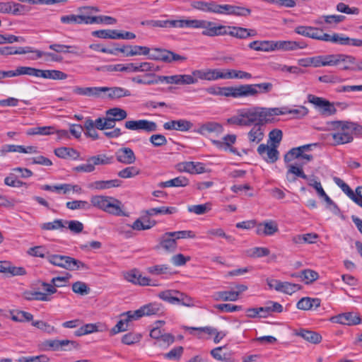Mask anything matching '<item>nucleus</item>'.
Listing matches in <instances>:
<instances>
[{
  "label": "nucleus",
  "instance_id": "f257e3e1",
  "mask_svg": "<svg viewBox=\"0 0 362 362\" xmlns=\"http://www.w3.org/2000/svg\"><path fill=\"white\" fill-rule=\"evenodd\" d=\"M276 110H271L269 107L252 106L237 110L235 115L227 119V123L230 125L239 127H250L257 122L271 123L274 121L272 112L275 114Z\"/></svg>",
  "mask_w": 362,
  "mask_h": 362
},
{
  "label": "nucleus",
  "instance_id": "f03ea898",
  "mask_svg": "<svg viewBox=\"0 0 362 362\" xmlns=\"http://www.w3.org/2000/svg\"><path fill=\"white\" fill-rule=\"evenodd\" d=\"M228 35L238 39H246L255 37L257 32L253 29H247L238 26H226L214 22L210 37Z\"/></svg>",
  "mask_w": 362,
  "mask_h": 362
},
{
  "label": "nucleus",
  "instance_id": "7ed1b4c3",
  "mask_svg": "<svg viewBox=\"0 0 362 362\" xmlns=\"http://www.w3.org/2000/svg\"><path fill=\"white\" fill-rule=\"evenodd\" d=\"M347 121H333L329 124V129L333 131L327 136L333 145H341L350 143L353 140Z\"/></svg>",
  "mask_w": 362,
  "mask_h": 362
},
{
  "label": "nucleus",
  "instance_id": "20e7f679",
  "mask_svg": "<svg viewBox=\"0 0 362 362\" xmlns=\"http://www.w3.org/2000/svg\"><path fill=\"white\" fill-rule=\"evenodd\" d=\"M90 206H93L108 214L115 216H125L122 209V203L111 197L95 195L90 198Z\"/></svg>",
  "mask_w": 362,
  "mask_h": 362
},
{
  "label": "nucleus",
  "instance_id": "39448f33",
  "mask_svg": "<svg viewBox=\"0 0 362 362\" xmlns=\"http://www.w3.org/2000/svg\"><path fill=\"white\" fill-rule=\"evenodd\" d=\"M47 259L50 264L67 270L86 268V266L83 262L69 256L48 255Z\"/></svg>",
  "mask_w": 362,
  "mask_h": 362
},
{
  "label": "nucleus",
  "instance_id": "423d86ee",
  "mask_svg": "<svg viewBox=\"0 0 362 362\" xmlns=\"http://www.w3.org/2000/svg\"><path fill=\"white\" fill-rule=\"evenodd\" d=\"M77 348V342L69 339H47L40 344V349L45 351H70Z\"/></svg>",
  "mask_w": 362,
  "mask_h": 362
},
{
  "label": "nucleus",
  "instance_id": "0eeeda50",
  "mask_svg": "<svg viewBox=\"0 0 362 362\" xmlns=\"http://www.w3.org/2000/svg\"><path fill=\"white\" fill-rule=\"evenodd\" d=\"M148 58L151 60L161 61L165 63H173L175 62H184L187 59L185 56L176 54L170 50L153 48L150 49L149 54H147Z\"/></svg>",
  "mask_w": 362,
  "mask_h": 362
},
{
  "label": "nucleus",
  "instance_id": "6e6552de",
  "mask_svg": "<svg viewBox=\"0 0 362 362\" xmlns=\"http://www.w3.org/2000/svg\"><path fill=\"white\" fill-rule=\"evenodd\" d=\"M214 21L203 19H180L178 28L202 29L204 36H211Z\"/></svg>",
  "mask_w": 362,
  "mask_h": 362
},
{
  "label": "nucleus",
  "instance_id": "1a4fd4ad",
  "mask_svg": "<svg viewBox=\"0 0 362 362\" xmlns=\"http://www.w3.org/2000/svg\"><path fill=\"white\" fill-rule=\"evenodd\" d=\"M316 144H307L296 148H291L284 156L285 162H290L295 158L303 160V164L313 160V156L307 152L311 149L312 146H316Z\"/></svg>",
  "mask_w": 362,
  "mask_h": 362
},
{
  "label": "nucleus",
  "instance_id": "9d476101",
  "mask_svg": "<svg viewBox=\"0 0 362 362\" xmlns=\"http://www.w3.org/2000/svg\"><path fill=\"white\" fill-rule=\"evenodd\" d=\"M126 129L132 131H145L146 132H153L157 130L158 126L156 122L147 119L129 120L125 122Z\"/></svg>",
  "mask_w": 362,
  "mask_h": 362
},
{
  "label": "nucleus",
  "instance_id": "9b49d317",
  "mask_svg": "<svg viewBox=\"0 0 362 362\" xmlns=\"http://www.w3.org/2000/svg\"><path fill=\"white\" fill-rule=\"evenodd\" d=\"M194 78L201 80L216 81L218 79H225V69H208L205 70H194L192 71Z\"/></svg>",
  "mask_w": 362,
  "mask_h": 362
},
{
  "label": "nucleus",
  "instance_id": "f8f14e48",
  "mask_svg": "<svg viewBox=\"0 0 362 362\" xmlns=\"http://www.w3.org/2000/svg\"><path fill=\"white\" fill-rule=\"evenodd\" d=\"M164 81L167 84L175 85H191L197 83V78H194L193 74H175L172 76H164L160 78V80Z\"/></svg>",
  "mask_w": 362,
  "mask_h": 362
},
{
  "label": "nucleus",
  "instance_id": "ddd939ff",
  "mask_svg": "<svg viewBox=\"0 0 362 362\" xmlns=\"http://www.w3.org/2000/svg\"><path fill=\"white\" fill-rule=\"evenodd\" d=\"M355 57L344 54H331V66H337L342 64L341 67L344 71H353Z\"/></svg>",
  "mask_w": 362,
  "mask_h": 362
},
{
  "label": "nucleus",
  "instance_id": "4468645a",
  "mask_svg": "<svg viewBox=\"0 0 362 362\" xmlns=\"http://www.w3.org/2000/svg\"><path fill=\"white\" fill-rule=\"evenodd\" d=\"M177 248V243L171 232H166L159 238L158 245L156 249H162L167 253H174Z\"/></svg>",
  "mask_w": 362,
  "mask_h": 362
},
{
  "label": "nucleus",
  "instance_id": "2eb2a0df",
  "mask_svg": "<svg viewBox=\"0 0 362 362\" xmlns=\"http://www.w3.org/2000/svg\"><path fill=\"white\" fill-rule=\"evenodd\" d=\"M298 64L304 67L310 66L314 67L331 66V54L301 59L298 61Z\"/></svg>",
  "mask_w": 362,
  "mask_h": 362
},
{
  "label": "nucleus",
  "instance_id": "dca6fc26",
  "mask_svg": "<svg viewBox=\"0 0 362 362\" xmlns=\"http://www.w3.org/2000/svg\"><path fill=\"white\" fill-rule=\"evenodd\" d=\"M231 97H257L259 94L258 89H256L255 84H244L237 87L231 86Z\"/></svg>",
  "mask_w": 362,
  "mask_h": 362
},
{
  "label": "nucleus",
  "instance_id": "f3484780",
  "mask_svg": "<svg viewBox=\"0 0 362 362\" xmlns=\"http://www.w3.org/2000/svg\"><path fill=\"white\" fill-rule=\"evenodd\" d=\"M330 321L334 323L353 326L358 325L361 322L360 316L354 313H344L330 318Z\"/></svg>",
  "mask_w": 362,
  "mask_h": 362
},
{
  "label": "nucleus",
  "instance_id": "a211bd4d",
  "mask_svg": "<svg viewBox=\"0 0 362 362\" xmlns=\"http://www.w3.org/2000/svg\"><path fill=\"white\" fill-rule=\"evenodd\" d=\"M276 148L277 145L270 147L262 144L258 146L257 152L267 163H274L279 158V151Z\"/></svg>",
  "mask_w": 362,
  "mask_h": 362
},
{
  "label": "nucleus",
  "instance_id": "6ab92c4d",
  "mask_svg": "<svg viewBox=\"0 0 362 362\" xmlns=\"http://www.w3.org/2000/svg\"><path fill=\"white\" fill-rule=\"evenodd\" d=\"M163 313V306L158 303H151L141 306L139 309L135 310L137 317L159 315Z\"/></svg>",
  "mask_w": 362,
  "mask_h": 362
},
{
  "label": "nucleus",
  "instance_id": "aec40b11",
  "mask_svg": "<svg viewBox=\"0 0 362 362\" xmlns=\"http://www.w3.org/2000/svg\"><path fill=\"white\" fill-rule=\"evenodd\" d=\"M193 126V124L187 119H180L177 120H171L165 122L163 128L165 130H175L180 132H187Z\"/></svg>",
  "mask_w": 362,
  "mask_h": 362
},
{
  "label": "nucleus",
  "instance_id": "412c9836",
  "mask_svg": "<svg viewBox=\"0 0 362 362\" xmlns=\"http://www.w3.org/2000/svg\"><path fill=\"white\" fill-rule=\"evenodd\" d=\"M278 224L274 221H267L257 225L256 233L258 235H273L278 232Z\"/></svg>",
  "mask_w": 362,
  "mask_h": 362
},
{
  "label": "nucleus",
  "instance_id": "4be33fe9",
  "mask_svg": "<svg viewBox=\"0 0 362 362\" xmlns=\"http://www.w3.org/2000/svg\"><path fill=\"white\" fill-rule=\"evenodd\" d=\"M124 279L134 284L140 286H149L151 279L146 276H143L140 272L136 269L131 270L124 274Z\"/></svg>",
  "mask_w": 362,
  "mask_h": 362
},
{
  "label": "nucleus",
  "instance_id": "5701e85b",
  "mask_svg": "<svg viewBox=\"0 0 362 362\" xmlns=\"http://www.w3.org/2000/svg\"><path fill=\"white\" fill-rule=\"evenodd\" d=\"M103 95L104 98L118 99L130 96L132 94L129 90L122 87H103Z\"/></svg>",
  "mask_w": 362,
  "mask_h": 362
},
{
  "label": "nucleus",
  "instance_id": "b1692460",
  "mask_svg": "<svg viewBox=\"0 0 362 362\" xmlns=\"http://www.w3.org/2000/svg\"><path fill=\"white\" fill-rule=\"evenodd\" d=\"M73 92L78 95L93 97L96 98H104L103 95V87H80L75 86Z\"/></svg>",
  "mask_w": 362,
  "mask_h": 362
},
{
  "label": "nucleus",
  "instance_id": "393cba45",
  "mask_svg": "<svg viewBox=\"0 0 362 362\" xmlns=\"http://www.w3.org/2000/svg\"><path fill=\"white\" fill-rule=\"evenodd\" d=\"M265 123H256L247 133V138L250 143L259 144L262 141L264 136L265 129L264 124Z\"/></svg>",
  "mask_w": 362,
  "mask_h": 362
},
{
  "label": "nucleus",
  "instance_id": "a878e982",
  "mask_svg": "<svg viewBox=\"0 0 362 362\" xmlns=\"http://www.w3.org/2000/svg\"><path fill=\"white\" fill-rule=\"evenodd\" d=\"M24 5L13 1L2 2L0 1L1 13H12L13 15H21L25 11Z\"/></svg>",
  "mask_w": 362,
  "mask_h": 362
},
{
  "label": "nucleus",
  "instance_id": "bb28decb",
  "mask_svg": "<svg viewBox=\"0 0 362 362\" xmlns=\"http://www.w3.org/2000/svg\"><path fill=\"white\" fill-rule=\"evenodd\" d=\"M117 160L125 165H131L136 161V156L132 148L124 147L116 152Z\"/></svg>",
  "mask_w": 362,
  "mask_h": 362
},
{
  "label": "nucleus",
  "instance_id": "cd10ccee",
  "mask_svg": "<svg viewBox=\"0 0 362 362\" xmlns=\"http://www.w3.org/2000/svg\"><path fill=\"white\" fill-rule=\"evenodd\" d=\"M177 167L180 171L189 173L190 174H199L205 171L204 164L199 162H182L179 163Z\"/></svg>",
  "mask_w": 362,
  "mask_h": 362
},
{
  "label": "nucleus",
  "instance_id": "c85d7f7f",
  "mask_svg": "<svg viewBox=\"0 0 362 362\" xmlns=\"http://www.w3.org/2000/svg\"><path fill=\"white\" fill-rule=\"evenodd\" d=\"M306 47V45L303 42H298L296 41L290 40H279L275 41L274 51L275 50H283V51H291L296 50L298 49H303Z\"/></svg>",
  "mask_w": 362,
  "mask_h": 362
},
{
  "label": "nucleus",
  "instance_id": "c756f323",
  "mask_svg": "<svg viewBox=\"0 0 362 362\" xmlns=\"http://www.w3.org/2000/svg\"><path fill=\"white\" fill-rule=\"evenodd\" d=\"M274 46L275 41L273 40H255L248 45L251 49L261 52L274 51Z\"/></svg>",
  "mask_w": 362,
  "mask_h": 362
},
{
  "label": "nucleus",
  "instance_id": "7c9ffc66",
  "mask_svg": "<svg viewBox=\"0 0 362 362\" xmlns=\"http://www.w3.org/2000/svg\"><path fill=\"white\" fill-rule=\"evenodd\" d=\"M197 132L202 135H206L209 133L221 134L223 132V127L218 122H209L202 124Z\"/></svg>",
  "mask_w": 362,
  "mask_h": 362
},
{
  "label": "nucleus",
  "instance_id": "2f4dec72",
  "mask_svg": "<svg viewBox=\"0 0 362 362\" xmlns=\"http://www.w3.org/2000/svg\"><path fill=\"white\" fill-rule=\"evenodd\" d=\"M38 78L52 79V80H65L68 75L59 70H42L39 69Z\"/></svg>",
  "mask_w": 362,
  "mask_h": 362
},
{
  "label": "nucleus",
  "instance_id": "473e14b6",
  "mask_svg": "<svg viewBox=\"0 0 362 362\" xmlns=\"http://www.w3.org/2000/svg\"><path fill=\"white\" fill-rule=\"evenodd\" d=\"M321 300L319 298H312L309 297L302 298L296 305L300 310H308L312 308H317L320 305Z\"/></svg>",
  "mask_w": 362,
  "mask_h": 362
},
{
  "label": "nucleus",
  "instance_id": "72a5a7b5",
  "mask_svg": "<svg viewBox=\"0 0 362 362\" xmlns=\"http://www.w3.org/2000/svg\"><path fill=\"white\" fill-rule=\"evenodd\" d=\"M88 16L70 14L62 16L60 21L65 24H89L86 22L88 21Z\"/></svg>",
  "mask_w": 362,
  "mask_h": 362
},
{
  "label": "nucleus",
  "instance_id": "f704fd0d",
  "mask_svg": "<svg viewBox=\"0 0 362 362\" xmlns=\"http://www.w3.org/2000/svg\"><path fill=\"white\" fill-rule=\"evenodd\" d=\"M318 235L316 233H310L294 235L292 242L296 245L312 244L316 242Z\"/></svg>",
  "mask_w": 362,
  "mask_h": 362
},
{
  "label": "nucleus",
  "instance_id": "c9c22d12",
  "mask_svg": "<svg viewBox=\"0 0 362 362\" xmlns=\"http://www.w3.org/2000/svg\"><path fill=\"white\" fill-rule=\"evenodd\" d=\"M54 154L61 158H71L76 160L79 158V153L72 148L60 147L54 150Z\"/></svg>",
  "mask_w": 362,
  "mask_h": 362
},
{
  "label": "nucleus",
  "instance_id": "e433bc0d",
  "mask_svg": "<svg viewBox=\"0 0 362 362\" xmlns=\"http://www.w3.org/2000/svg\"><path fill=\"white\" fill-rule=\"evenodd\" d=\"M235 141L236 136L235 134H227L223 138V141L213 140L212 143L218 148L228 151Z\"/></svg>",
  "mask_w": 362,
  "mask_h": 362
},
{
  "label": "nucleus",
  "instance_id": "4c0bfd02",
  "mask_svg": "<svg viewBox=\"0 0 362 362\" xmlns=\"http://www.w3.org/2000/svg\"><path fill=\"white\" fill-rule=\"evenodd\" d=\"M189 185V180L184 176H179L172 180L161 182L158 184L160 187H185Z\"/></svg>",
  "mask_w": 362,
  "mask_h": 362
},
{
  "label": "nucleus",
  "instance_id": "58836bf2",
  "mask_svg": "<svg viewBox=\"0 0 362 362\" xmlns=\"http://www.w3.org/2000/svg\"><path fill=\"white\" fill-rule=\"evenodd\" d=\"M121 181L119 180H100L95 181L90 185V187L95 189H105L112 187H117L121 185Z\"/></svg>",
  "mask_w": 362,
  "mask_h": 362
},
{
  "label": "nucleus",
  "instance_id": "ea45409f",
  "mask_svg": "<svg viewBox=\"0 0 362 362\" xmlns=\"http://www.w3.org/2000/svg\"><path fill=\"white\" fill-rule=\"evenodd\" d=\"M212 298L216 301H235L237 300V293H235L234 291H216L213 293Z\"/></svg>",
  "mask_w": 362,
  "mask_h": 362
},
{
  "label": "nucleus",
  "instance_id": "a19ab883",
  "mask_svg": "<svg viewBox=\"0 0 362 362\" xmlns=\"http://www.w3.org/2000/svg\"><path fill=\"white\" fill-rule=\"evenodd\" d=\"M205 91L212 95L231 97V86L219 87L217 86H211L205 88Z\"/></svg>",
  "mask_w": 362,
  "mask_h": 362
},
{
  "label": "nucleus",
  "instance_id": "79ce46f5",
  "mask_svg": "<svg viewBox=\"0 0 362 362\" xmlns=\"http://www.w3.org/2000/svg\"><path fill=\"white\" fill-rule=\"evenodd\" d=\"M319 30L320 29L312 26L299 25L295 28V32L298 35L316 40Z\"/></svg>",
  "mask_w": 362,
  "mask_h": 362
},
{
  "label": "nucleus",
  "instance_id": "37998d69",
  "mask_svg": "<svg viewBox=\"0 0 362 362\" xmlns=\"http://www.w3.org/2000/svg\"><path fill=\"white\" fill-rule=\"evenodd\" d=\"M298 335L312 344H319L322 341V336L313 331L302 329L298 333Z\"/></svg>",
  "mask_w": 362,
  "mask_h": 362
},
{
  "label": "nucleus",
  "instance_id": "c03bdc74",
  "mask_svg": "<svg viewBox=\"0 0 362 362\" xmlns=\"http://www.w3.org/2000/svg\"><path fill=\"white\" fill-rule=\"evenodd\" d=\"M23 297L27 300L49 301L51 300L47 293L40 291H25L23 293Z\"/></svg>",
  "mask_w": 362,
  "mask_h": 362
},
{
  "label": "nucleus",
  "instance_id": "a18cd8bd",
  "mask_svg": "<svg viewBox=\"0 0 362 362\" xmlns=\"http://www.w3.org/2000/svg\"><path fill=\"white\" fill-rule=\"evenodd\" d=\"M225 79H251L252 74L241 70L225 69Z\"/></svg>",
  "mask_w": 362,
  "mask_h": 362
},
{
  "label": "nucleus",
  "instance_id": "49530a36",
  "mask_svg": "<svg viewBox=\"0 0 362 362\" xmlns=\"http://www.w3.org/2000/svg\"><path fill=\"white\" fill-rule=\"evenodd\" d=\"M10 314L11 320L15 322H30L33 319V315L31 313L23 310H13Z\"/></svg>",
  "mask_w": 362,
  "mask_h": 362
},
{
  "label": "nucleus",
  "instance_id": "de8ad7c7",
  "mask_svg": "<svg viewBox=\"0 0 362 362\" xmlns=\"http://www.w3.org/2000/svg\"><path fill=\"white\" fill-rule=\"evenodd\" d=\"M49 48L59 53H71L77 56L79 55V53L77 51L78 47L76 46L52 44L49 46Z\"/></svg>",
  "mask_w": 362,
  "mask_h": 362
},
{
  "label": "nucleus",
  "instance_id": "09e8293b",
  "mask_svg": "<svg viewBox=\"0 0 362 362\" xmlns=\"http://www.w3.org/2000/svg\"><path fill=\"white\" fill-rule=\"evenodd\" d=\"M271 110H277L275 114L272 112V117L274 118L275 116L283 115L286 114H293V115H306L307 110L304 107H301L300 109H293L289 110L286 107H271Z\"/></svg>",
  "mask_w": 362,
  "mask_h": 362
},
{
  "label": "nucleus",
  "instance_id": "8fccbe9b",
  "mask_svg": "<svg viewBox=\"0 0 362 362\" xmlns=\"http://www.w3.org/2000/svg\"><path fill=\"white\" fill-rule=\"evenodd\" d=\"M54 127L51 126L35 127L28 129L26 132L27 135H50L54 133Z\"/></svg>",
  "mask_w": 362,
  "mask_h": 362
},
{
  "label": "nucleus",
  "instance_id": "3c124183",
  "mask_svg": "<svg viewBox=\"0 0 362 362\" xmlns=\"http://www.w3.org/2000/svg\"><path fill=\"white\" fill-rule=\"evenodd\" d=\"M211 210V204L206 202L204 204L190 205L187 206V211L197 215H203Z\"/></svg>",
  "mask_w": 362,
  "mask_h": 362
},
{
  "label": "nucleus",
  "instance_id": "603ef678",
  "mask_svg": "<svg viewBox=\"0 0 362 362\" xmlns=\"http://www.w3.org/2000/svg\"><path fill=\"white\" fill-rule=\"evenodd\" d=\"M106 116L112 117L115 122L122 121L127 118V112L119 107H113L106 111Z\"/></svg>",
  "mask_w": 362,
  "mask_h": 362
},
{
  "label": "nucleus",
  "instance_id": "864d4df0",
  "mask_svg": "<svg viewBox=\"0 0 362 362\" xmlns=\"http://www.w3.org/2000/svg\"><path fill=\"white\" fill-rule=\"evenodd\" d=\"M16 76L27 75L38 78L39 76V69H36L30 66H18L15 69Z\"/></svg>",
  "mask_w": 362,
  "mask_h": 362
},
{
  "label": "nucleus",
  "instance_id": "5fc2aeb1",
  "mask_svg": "<svg viewBox=\"0 0 362 362\" xmlns=\"http://www.w3.org/2000/svg\"><path fill=\"white\" fill-rule=\"evenodd\" d=\"M87 21L89 24H100L105 23L107 25H113L117 23V20L111 16H89Z\"/></svg>",
  "mask_w": 362,
  "mask_h": 362
},
{
  "label": "nucleus",
  "instance_id": "6e6d98bb",
  "mask_svg": "<svg viewBox=\"0 0 362 362\" xmlns=\"http://www.w3.org/2000/svg\"><path fill=\"white\" fill-rule=\"evenodd\" d=\"M93 166L99 165H107L112 163L113 157L107 156L105 154H99L88 158Z\"/></svg>",
  "mask_w": 362,
  "mask_h": 362
},
{
  "label": "nucleus",
  "instance_id": "4d7b16f0",
  "mask_svg": "<svg viewBox=\"0 0 362 362\" xmlns=\"http://www.w3.org/2000/svg\"><path fill=\"white\" fill-rule=\"evenodd\" d=\"M66 206L69 209L71 210H90V204L87 201L84 200H73L70 202H67L66 203Z\"/></svg>",
  "mask_w": 362,
  "mask_h": 362
},
{
  "label": "nucleus",
  "instance_id": "13d9d810",
  "mask_svg": "<svg viewBox=\"0 0 362 362\" xmlns=\"http://www.w3.org/2000/svg\"><path fill=\"white\" fill-rule=\"evenodd\" d=\"M177 211L176 207L160 206L158 208H152L146 211L148 216H155L158 214H173Z\"/></svg>",
  "mask_w": 362,
  "mask_h": 362
},
{
  "label": "nucleus",
  "instance_id": "bf43d9fd",
  "mask_svg": "<svg viewBox=\"0 0 362 362\" xmlns=\"http://www.w3.org/2000/svg\"><path fill=\"white\" fill-rule=\"evenodd\" d=\"M301 286L297 284H292L290 282L284 281L281 282L279 292H281L286 294L291 295L293 293L299 291Z\"/></svg>",
  "mask_w": 362,
  "mask_h": 362
},
{
  "label": "nucleus",
  "instance_id": "052dcab7",
  "mask_svg": "<svg viewBox=\"0 0 362 362\" xmlns=\"http://www.w3.org/2000/svg\"><path fill=\"white\" fill-rule=\"evenodd\" d=\"M41 229L45 230H61L66 228L64 220L55 219L52 222L44 223L40 226Z\"/></svg>",
  "mask_w": 362,
  "mask_h": 362
},
{
  "label": "nucleus",
  "instance_id": "680f3d73",
  "mask_svg": "<svg viewBox=\"0 0 362 362\" xmlns=\"http://www.w3.org/2000/svg\"><path fill=\"white\" fill-rule=\"evenodd\" d=\"M177 293H179L177 291L168 290L159 293L158 297L160 299L167 301L171 304H176L178 303L179 300L177 298V296H175L174 294Z\"/></svg>",
  "mask_w": 362,
  "mask_h": 362
},
{
  "label": "nucleus",
  "instance_id": "e2e57ef3",
  "mask_svg": "<svg viewBox=\"0 0 362 362\" xmlns=\"http://www.w3.org/2000/svg\"><path fill=\"white\" fill-rule=\"evenodd\" d=\"M32 325L49 334L57 332V329L54 326L42 320L33 321Z\"/></svg>",
  "mask_w": 362,
  "mask_h": 362
},
{
  "label": "nucleus",
  "instance_id": "0e129e2a",
  "mask_svg": "<svg viewBox=\"0 0 362 362\" xmlns=\"http://www.w3.org/2000/svg\"><path fill=\"white\" fill-rule=\"evenodd\" d=\"M140 174V170L135 166L127 167L119 171L117 175L122 178H132Z\"/></svg>",
  "mask_w": 362,
  "mask_h": 362
},
{
  "label": "nucleus",
  "instance_id": "69168bd1",
  "mask_svg": "<svg viewBox=\"0 0 362 362\" xmlns=\"http://www.w3.org/2000/svg\"><path fill=\"white\" fill-rule=\"evenodd\" d=\"M117 30H99L92 33L95 37L103 39H117Z\"/></svg>",
  "mask_w": 362,
  "mask_h": 362
},
{
  "label": "nucleus",
  "instance_id": "338daca9",
  "mask_svg": "<svg viewBox=\"0 0 362 362\" xmlns=\"http://www.w3.org/2000/svg\"><path fill=\"white\" fill-rule=\"evenodd\" d=\"M175 341V337L171 334L165 333L162 335L158 341H156L153 345L166 348Z\"/></svg>",
  "mask_w": 362,
  "mask_h": 362
},
{
  "label": "nucleus",
  "instance_id": "774afa93",
  "mask_svg": "<svg viewBox=\"0 0 362 362\" xmlns=\"http://www.w3.org/2000/svg\"><path fill=\"white\" fill-rule=\"evenodd\" d=\"M84 128L86 129V134L92 138L93 140L98 139V134L94 127L93 120L90 118L86 119L84 122Z\"/></svg>",
  "mask_w": 362,
  "mask_h": 362
}]
</instances>
